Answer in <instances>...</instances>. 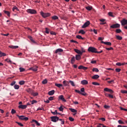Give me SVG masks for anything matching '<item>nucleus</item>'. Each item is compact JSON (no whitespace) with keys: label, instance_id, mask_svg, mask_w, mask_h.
Wrapping results in <instances>:
<instances>
[{"label":"nucleus","instance_id":"f257e3e1","mask_svg":"<svg viewBox=\"0 0 127 127\" xmlns=\"http://www.w3.org/2000/svg\"><path fill=\"white\" fill-rule=\"evenodd\" d=\"M75 92L76 93H78V94H80V95H82V96H87V93H86V92H85V88H81L80 91L75 89Z\"/></svg>","mask_w":127,"mask_h":127},{"label":"nucleus","instance_id":"f03ea898","mask_svg":"<svg viewBox=\"0 0 127 127\" xmlns=\"http://www.w3.org/2000/svg\"><path fill=\"white\" fill-rule=\"evenodd\" d=\"M97 49L93 47H90L88 49V52H91L92 53H97Z\"/></svg>","mask_w":127,"mask_h":127},{"label":"nucleus","instance_id":"7ed1b4c3","mask_svg":"<svg viewBox=\"0 0 127 127\" xmlns=\"http://www.w3.org/2000/svg\"><path fill=\"white\" fill-rule=\"evenodd\" d=\"M51 120L53 123H57L59 121V117L57 116H52L51 117Z\"/></svg>","mask_w":127,"mask_h":127},{"label":"nucleus","instance_id":"20e7f679","mask_svg":"<svg viewBox=\"0 0 127 127\" xmlns=\"http://www.w3.org/2000/svg\"><path fill=\"white\" fill-rule=\"evenodd\" d=\"M16 116L19 118V120H21L22 121H28V118L25 117L24 116H19L18 115H17Z\"/></svg>","mask_w":127,"mask_h":127},{"label":"nucleus","instance_id":"39448f33","mask_svg":"<svg viewBox=\"0 0 127 127\" xmlns=\"http://www.w3.org/2000/svg\"><path fill=\"white\" fill-rule=\"evenodd\" d=\"M41 15L42 17H44V18H46V17H48V16H50V15H51V14H50V13H44L43 11H41Z\"/></svg>","mask_w":127,"mask_h":127},{"label":"nucleus","instance_id":"423d86ee","mask_svg":"<svg viewBox=\"0 0 127 127\" xmlns=\"http://www.w3.org/2000/svg\"><path fill=\"white\" fill-rule=\"evenodd\" d=\"M27 12L28 13H30V14H36V10L32 9H28L27 10Z\"/></svg>","mask_w":127,"mask_h":127},{"label":"nucleus","instance_id":"0eeeda50","mask_svg":"<svg viewBox=\"0 0 127 127\" xmlns=\"http://www.w3.org/2000/svg\"><path fill=\"white\" fill-rule=\"evenodd\" d=\"M121 25L119 23L113 24L110 26V28H120Z\"/></svg>","mask_w":127,"mask_h":127},{"label":"nucleus","instance_id":"6e6552de","mask_svg":"<svg viewBox=\"0 0 127 127\" xmlns=\"http://www.w3.org/2000/svg\"><path fill=\"white\" fill-rule=\"evenodd\" d=\"M89 25H90V21H87L82 26V28H86V27H88Z\"/></svg>","mask_w":127,"mask_h":127},{"label":"nucleus","instance_id":"1a4fd4ad","mask_svg":"<svg viewBox=\"0 0 127 127\" xmlns=\"http://www.w3.org/2000/svg\"><path fill=\"white\" fill-rule=\"evenodd\" d=\"M61 52H63V49H61V48H60V49H58L56 50L55 53L56 54H60V53H61Z\"/></svg>","mask_w":127,"mask_h":127},{"label":"nucleus","instance_id":"9d476101","mask_svg":"<svg viewBox=\"0 0 127 127\" xmlns=\"http://www.w3.org/2000/svg\"><path fill=\"white\" fill-rule=\"evenodd\" d=\"M37 66L35 65L33 67L30 68L29 70H32L34 72H36V71H37Z\"/></svg>","mask_w":127,"mask_h":127},{"label":"nucleus","instance_id":"9b49d317","mask_svg":"<svg viewBox=\"0 0 127 127\" xmlns=\"http://www.w3.org/2000/svg\"><path fill=\"white\" fill-rule=\"evenodd\" d=\"M18 108L19 109H22L23 110H24V109H26V108H27V105H20L18 106Z\"/></svg>","mask_w":127,"mask_h":127},{"label":"nucleus","instance_id":"f8f14e48","mask_svg":"<svg viewBox=\"0 0 127 127\" xmlns=\"http://www.w3.org/2000/svg\"><path fill=\"white\" fill-rule=\"evenodd\" d=\"M59 99L63 101V102H66V100L65 98H64V96L63 95H60L59 96Z\"/></svg>","mask_w":127,"mask_h":127},{"label":"nucleus","instance_id":"ddd939ff","mask_svg":"<svg viewBox=\"0 0 127 127\" xmlns=\"http://www.w3.org/2000/svg\"><path fill=\"white\" fill-rule=\"evenodd\" d=\"M74 51H75V52H76V53H77V54H80L81 55H82V54H83V52H81V51H80L78 49H74Z\"/></svg>","mask_w":127,"mask_h":127},{"label":"nucleus","instance_id":"4468645a","mask_svg":"<svg viewBox=\"0 0 127 127\" xmlns=\"http://www.w3.org/2000/svg\"><path fill=\"white\" fill-rule=\"evenodd\" d=\"M55 93V90H53L48 92V95H49V96H53Z\"/></svg>","mask_w":127,"mask_h":127},{"label":"nucleus","instance_id":"2eb2a0df","mask_svg":"<svg viewBox=\"0 0 127 127\" xmlns=\"http://www.w3.org/2000/svg\"><path fill=\"white\" fill-rule=\"evenodd\" d=\"M106 97H108L109 98H110L111 99H114V96L112 94H109L108 93H105V94Z\"/></svg>","mask_w":127,"mask_h":127},{"label":"nucleus","instance_id":"dca6fc26","mask_svg":"<svg viewBox=\"0 0 127 127\" xmlns=\"http://www.w3.org/2000/svg\"><path fill=\"white\" fill-rule=\"evenodd\" d=\"M81 84H82V85H87L88 81L86 80H83L81 81Z\"/></svg>","mask_w":127,"mask_h":127},{"label":"nucleus","instance_id":"f3484780","mask_svg":"<svg viewBox=\"0 0 127 127\" xmlns=\"http://www.w3.org/2000/svg\"><path fill=\"white\" fill-rule=\"evenodd\" d=\"M126 24H127V20L124 19L122 21V25H126Z\"/></svg>","mask_w":127,"mask_h":127},{"label":"nucleus","instance_id":"a211bd4d","mask_svg":"<svg viewBox=\"0 0 127 127\" xmlns=\"http://www.w3.org/2000/svg\"><path fill=\"white\" fill-rule=\"evenodd\" d=\"M92 78V79H98V78H100V76H99V75L98 74H95L94 76H93Z\"/></svg>","mask_w":127,"mask_h":127},{"label":"nucleus","instance_id":"6ab92c4d","mask_svg":"<svg viewBox=\"0 0 127 127\" xmlns=\"http://www.w3.org/2000/svg\"><path fill=\"white\" fill-rule=\"evenodd\" d=\"M75 59L77 61L80 60V59H81V56L80 55H76L75 56Z\"/></svg>","mask_w":127,"mask_h":127},{"label":"nucleus","instance_id":"aec40b11","mask_svg":"<svg viewBox=\"0 0 127 127\" xmlns=\"http://www.w3.org/2000/svg\"><path fill=\"white\" fill-rule=\"evenodd\" d=\"M9 47L12 49H16L17 48H18V46H9Z\"/></svg>","mask_w":127,"mask_h":127},{"label":"nucleus","instance_id":"412c9836","mask_svg":"<svg viewBox=\"0 0 127 127\" xmlns=\"http://www.w3.org/2000/svg\"><path fill=\"white\" fill-rule=\"evenodd\" d=\"M32 123H35L36 126H40V124L35 120H32Z\"/></svg>","mask_w":127,"mask_h":127},{"label":"nucleus","instance_id":"4be33fe9","mask_svg":"<svg viewBox=\"0 0 127 127\" xmlns=\"http://www.w3.org/2000/svg\"><path fill=\"white\" fill-rule=\"evenodd\" d=\"M63 84H64V85L66 86H68V84H69V82L66 81V80H64L63 81Z\"/></svg>","mask_w":127,"mask_h":127},{"label":"nucleus","instance_id":"5701e85b","mask_svg":"<svg viewBox=\"0 0 127 127\" xmlns=\"http://www.w3.org/2000/svg\"><path fill=\"white\" fill-rule=\"evenodd\" d=\"M69 111H70V112H71L72 113H77V110H76L74 109L73 108H69Z\"/></svg>","mask_w":127,"mask_h":127},{"label":"nucleus","instance_id":"b1692460","mask_svg":"<svg viewBox=\"0 0 127 127\" xmlns=\"http://www.w3.org/2000/svg\"><path fill=\"white\" fill-rule=\"evenodd\" d=\"M55 86L58 87V88H61V87L63 86V85L62 84H59V83H56Z\"/></svg>","mask_w":127,"mask_h":127},{"label":"nucleus","instance_id":"393cba45","mask_svg":"<svg viewBox=\"0 0 127 127\" xmlns=\"http://www.w3.org/2000/svg\"><path fill=\"white\" fill-rule=\"evenodd\" d=\"M2 56H6V54L0 51V57H2Z\"/></svg>","mask_w":127,"mask_h":127},{"label":"nucleus","instance_id":"a878e982","mask_svg":"<svg viewBox=\"0 0 127 127\" xmlns=\"http://www.w3.org/2000/svg\"><path fill=\"white\" fill-rule=\"evenodd\" d=\"M75 63V57H72L71 60V64H74Z\"/></svg>","mask_w":127,"mask_h":127},{"label":"nucleus","instance_id":"bb28decb","mask_svg":"<svg viewBox=\"0 0 127 127\" xmlns=\"http://www.w3.org/2000/svg\"><path fill=\"white\" fill-rule=\"evenodd\" d=\"M17 10V11H19V9H18V8H17V7H16V6H14L13 8H12V10L13 11H14V10Z\"/></svg>","mask_w":127,"mask_h":127},{"label":"nucleus","instance_id":"cd10ccee","mask_svg":"<svg viewBox=\"0 0 127 127\" xmlns=\"http://www.w3.org/2000/svg\"><path fill=\"white\" fill-rule=\"evenodd\" d=\"M69 83L72 86V87H75V83H74V81L69 80Z\"/></svg>","mask_w":127,"mask_h":127},{"label":"nucleus","instance_id":"c85d7f7f","mask_svg":"<svg viewBox=\"0 0 127 127\" xmlns=\"http://www.w3.org/2000/svg\"><path fill=\"white\" fill-rule=\"evenodd\" d=\"M51 113L54 115V116H57V115H58V112H57V110H55V112L51 111Z\"/></svg>","mask_w":127,"mask_h":127},{"label":"nucleus","instance_id":"c756f323","mask_svg":"<svg viewBox=\"0 0 127 127\" xmlns=\"http://www.w3.org/2000/svg\"><path fill=\"white\" fill-rule=\"evenodd\" d=\"M48 81L47 80V79H44V80L42 81V83L44 85H45V84H47Z\"/></svg>","mask_w":127,"mask_h":127},{"label":"nucleus","instance_id":"7c9ffc66","mask_svg":"<svg viewBox=\"0 0 127 127\" xmlns=\"http://www.w3.org/2000/svg\"><path fill=\"white\" fill-rule=\"evenodd\" d=\"M52 19L54 20H56L57 19H58L59 17L58 16L55 15L52 17Z\"/></svg>","mask_w":127,"mask_h":127},{"label":"nucleus","instance_id":"2f4dec72","mask_svg":"<svg viewBox=\"0 0 127 127\" xmlns=\"http://www.w3.org/2000/svg\"><path fill=\"white\" fill-rule=\"evenodd\" d=\"M27 93H29L30 94H32V89H31V88H28V89H27Z\"/></svg>","mask_w":127,"mask_h":127},{"label":"nucleus","instance_id":"473e14b6","mask_svg":"<svg viewBox=\"0 0 127 127\" xmlns=\"http://www.w3.org/2000/svg\"><path fill=\"white\" fill-rule=\"evenodd\" d=\"M14 88L15 90H18V89H19V85L17 84H15L14 86Z\"/></svg>","mask_w":127,"mask_h":127},{"label":"nucleus","instance_id":"72a5a7b5","mask_svg":"<svg viewBox=\"0 0 127 127\" xmlns=\"http://www.w3.org/2000/svg\"><path fill=\"white\" fill-rule=\"evenodd\" d=\"M4 13L7 14V16H10V13L8 11H4Z\"/></svg>","mask_w":127,"mask_h":127},{"label":"nucleus","instance_id":"f704fd0d","mask_svg":"<svg viewBox=\"0 0 127 127\" xmlns=\"http://www.w3.org/2000/svg\"><path fill=\"white\" fill-rule=\"evenodd\" d=\"M19 85H24V84H25V81H23V80H21V81H20L19 82Z\"/></svg>","mask_w":127,"mask_h":127},{"label":"nucleus","instance_id":"c9c22d12","mask_svg":"<svg viewBox=\"0 0 127 127\" xmlns=\"http://www.w3.org/2000/svg\"><path fill=\"white\" fill-rule=\"evenodd\" d=\"M92 85H94V86H100V83L96 82H93L92 83Z\"/></svg>","mask_w":127,"mask_h":127},{"label":"nucleus","instance_id":"e433bc0d","mask_svg":"<svg viewBox=\"0 0 127 127\" xmlns=\"http://www.w3.org/2000/svg\"><path fill=\"white\" fill-rule=\"evenodd\" d=\"M59 121H60V122H61V125H64L65 123L64 120L59 118Z\"/></svg>","mask_w":127,"mask_h":127},{"label":"nucleus","instance_id":"4c0bfd02","mask_svg":"<svg viewBox=\"0 0 127 127\" xmlns=\"http://www.w3.org/2000/svg\"><path fill=\"white\" fill-rule=\"evenodd\" d=\"M78 33H80L81 34H85L86 32L84 31V30H80L79 31Z\"/></svg>","mask_w":127,"mask_h":127},{"label":"nucleus","instance_id":"58836bf2","mask_svg":"<svg viewBox=\"0 0 127 127\" xmlns=\"http://www.w3.org/2000/svg\"><path fill=\"white\" fill-rule=\"evenodd\" d=\"M116 38L117 39H118V40H122V39H123V37H122V36L118 35H116Z\"/></svg>","mask_w":127,"mask_h":127},{"label":"nucleus","instance_id":"ea45409f","mask_svg":"<svg viewBox=\"0 0 127 127\" xmlns=\"http://www.w3.org/2000/svg\"><path fill=\"white\" fill-rule=\"evenodd\" d=\"M5 61L7 62V63H10V64H12V62H11V61L8 59H6V60H5Z\"/></svg>","mask_w":127,"mask_h":127},{"label":"nucleus","instance_id":"a19ab883","mask_svg":"<svg viewBox=\"0 0 127 127\" xmlns=\"http://www.w3.org/2000/svg\"><path fill=\"white\" fill-rule=\"evenodd\" d=\"M76 38L78 39H82V40H83L84 38L82 37L80 35H77L76 36Z\"/></svg>","mask_w":127,"mask_h":127},{"label":"nucleus","instance_id":"79ce46f5","mask_svg":"<svg viewBox=\"0 0 127 127\" xmlns=\"http://www.w3.org/2000/svg\"><path fill=\"white\" fill-rule=\"evenodd\" d=\"M121 32H122V30H121L120 29H117L116 30V33H121Z\"/></svg>","mask_w":127,"mask_h":127},{"label":"nucleus","instance_id":"37998d69","mask_svg":"<svg viewBox=\"0 0 127 127\" xmlns=\"http://www.w3.org/2000/svg\"><path fill=\"white\" fill-rule=\"evenodd\" d=\"M45 33H47V34H49V31H50V29H48V28H45Z\"/></svg>","mask_w":127,"mask_h":127},{"label":"nucleus","instance_id":"c03bdc74","mask_svg":"<svg viewBox=\"0 0 127 127\" xmlns=\"http://www.w3.org/2000/svg\"><path fill=\"white\" fill-rule=\"evenodd\" d=\"M105 45H109V46H111L112 45V43L110 42H105Z\"/></svg>","mask_w":127,"mask_h":127},{"label":"nucleus","instance_id":"a18cd8bd","mask_svg":"<svg viewBox=\"0 0 127 127\" xmlns=\"http://www.w3.org/2000/svg\"><path fill=\"white\" fill-rule=\"evenodd\" d=\"M92 71L93 72H99V69L98 68H93L92 69Z\"/></svg>","mask_w":127,"mask_h":127},{"label":"nucleus","instance_id":"49530a36","mask_svg":"<svg viewBox=\"0 0 127 127\" xmlns=\"http://www.w3.org/2000/svg\"><path fill=\"white\" fill-rule=\"evenodd\" d=\"M86 8L87 9V10H92V6H87L86 7Z\"/></svg>","mask_w":127,"mask_h":127},{"label":"nucleus","instance_id":"de8ad7c7","mask_svg":"<svg viewBox=\"0 0 127 127\" xmlns=\"http://www.w3.org/2000/svg\"><path fill=\"white\" fill-rule=\"evenodd\" d=\"M15 123H16V124H17V125H18V126H20V127H23V124H22L19 122H16Z\"/></svg>","mask_w":127,"mask_h":127},{"label":"nucleus","instance_id":"09e8293b","mask_svg":"<svg viewBox=\"0 0 127 127\" xmlns=\"http://www.w3.org/2000/svg\"><path fill=\"white\" fill-rule=\"evenodd\" d=\"M121 93H122V94H127V91L125 90H121Z\"/></svg>","mask_w":127,"mask_h":127},{"label":"nucleus","instance_id":"8fccbe9b","mask_svg":"<svg viewBox=\"0 0 127 127\" xmlns=\"http://www.w3.org/2000/svg\"><path fill=\"white\" fill-rule=\"evenodd\" d=\"M19 70H20V72H24V71H25V69L22 67H20Z\"/></svg>","mask_w":127,"mask_h":127},{"label":"nucleus","instance_id":"3c124183","mask_svg":"<svg viewBox=\"0 0 127 127\" xmlns=\"http://www.w3.org/2000/svg\"><path fill=\"white\" fill-rule=\"evenodd\" d=\"M48 99L50 101H53V100H54V97L51 96L49 97Z\"/></svg>","mask_w":127,"mask_h":127},{"label":"nucleus","instance_id":"603ef678","mask_svg":"<svg viewBox=\"0 0 127 127\" xmlns=\"http://www.w3.org/2000/svg\"><path fill=\"white\" fill-rule=\"evenodd\" d=\"M118 123L119 124H120V125H124L125 123H124V122H123L122 120H119L118 121Z\"/></svg>","mask_w":127,"mask_h":127},{"label":"nucleus","instance_id":"864d4df0","mask_svg":"<svg viewBox=\"0 0 127 127\" xmlns=\"http://www.w3.org/2000/svg\"><path fill=\"white\" fill-rule=\"evenodd\" d=\"M15 83H16V82L15 81H12V82L10 83V86H14V85H15Z\"/></svg>","mask_w":127,"mask_h":127},{"label":"nucleus","instance_id":"5fc2aeb1","mask_svg":"<svg viewBox=\"0 0 127 127\" xmlns=\"http://www.w3.org/2000/svg\"><path fill=\"white\" fill-rule=\"evenodd\" d=\"M16 113V111L14 109H12L11 110V114L12 115H13Z\"/></svg>","mask_w":127,"mask_h":127},{"label":"nucleus","instance_id":"6e6d98bb","mask_svg":"<svg viewBox=\"0 0 127 127\" xmlns=\"http://www.w3.org/2000/svg\"><path fill=\"white\" fill-rule=\"evenodd\" d=\"M106 50H114V49L113 48V47H110V48H106Z\"/></svg>","mask_w":127,"mask_h":127},{"label":"nucleus","instance_id":"4d7b16f0","mask_svg":"<svg viewBox=\"0 0 127 127\" xmlns=\"http://www.w3.org/2000/svg\"><path fill=\"white\" fill-rule=\"evenodd\" d=\"M37 103V101L36 100H33L31 101V104L34 105V104H36Z\"/></svg>","mask_w":127,"mask_h":127},{"label":"nucleus","instance_id":"13d9d810","mask_svg":"<svg viewBox=\"0 0 127 127\" xmlns=\"http://www.w3.org/2000/svg\"><path fill=\"white\" fill-rule=\"evenodd\" d=\"M121 111H125V112H127V109L124 108L123 107H120Z\"/></svg>","mask_w":127,"mask_h":127},{"label":"nucleus","instance_id":"bf43d9fd","mask_svg":"<svg viewBox=\"0 0 127 127\" xmlns=\"http://www.w3.org/2000/svg\"><path fill=\"white\" fill-rule=\"evenodd\" d=\"M59 111H60V112H63V110H64V109H63V107H62V106H61L59 108Z\"/></svg>","mask_w":127,"mask_h":127},{"label":"nucleus","instance_id":"052dcab7","mask_svg":"<svg viewBox=\"0 0 127 127\" xmlns=\"http://www.w3.org/2000/svg\"><path fill=\"white\" fill-rule=\"evenodd\" d=\"M68 120H69L70 122H74V118L72 117H69Z\"/></svg>","mask_w":127,"mask_h":127},{"label":"nucleus","instance_id":"680f3d73","mask_svg":"<svg viewBox=\"0 0 127 127\" xmlns=\"http://www.w3.org/2000/svg\"><path fill=\"white\" fill-rule=\"evenodd\" d=\"M32 95H33V96H37L38 95V93L37 92L34 93L33 92H32Z\"/></svg>","mask_w":127,"mask_h":127},{"label":"nucleus","instance_id":"e2e57ef3","mask_svg":"<svg viewBox=\"0 0 127 127\" xmlns=\"http://www.w3.org/2000/svg\"><path fill=\"white\" fill-rule=\"evenodd\" d=\"M110 94H114V91L113 90L109 89V90L108 91Z\"/></svg>","mask_w":127,"mask_h":127},{"label":"nucleus","instance_id":"0e129e2a","mask_svg":"<svg viewBox=\"0 0 127 127\" xmlns=\"http://www.w3.org/2000/svg\"><path fill=\"white\" fill-rule=\"evenodd\" d=\"M104 108H105V109H110V106H108V105H104Z\"/></svg>","mask_w":127,"mask_h":127},{"label":"nucleus","instance_id":"69168bd1","mask_svg":"<svg viewBox=\"0 0 127 127\" xmlns=\"http://www.w3.org/2000/svg\"><path fill=\"white\" fill-rule=\"evenodd\" d=\"M121 68H116V69H115V70H116V72H121Z\"/></svg>","mask_w":127,"mask_h":127},{"label":"nucleus","instance_id":"338daca9","mask_svg":"<svg viewBox=\"0 0 127 127\" xmlns=\"http://www.w3.org/2000/svg\"><path fill=\"white\" fill-rule=\"evenodd\" d=\"M109 90H110V89L108 88H104V91H105V92H109Z\"/></svg>","mask_w":127,"mask_h":127},{"label":"nucleus","instance_id":"774afa93","mask_svg":"<svg viewBox=\"0 0 127 127\" xmlns=\"http://www.w3.org/2000/svg\"><path fill=\"white\" fill-rule=\"evenodd\" d=\"M108 14H109V16H113V13L112 12H109L108 13Z\"/></svg>","mask_w":127,"mask_h":127}]
</instances>
